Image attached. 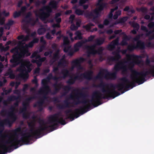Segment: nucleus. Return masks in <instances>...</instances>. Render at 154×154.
Masks as SVG:
<instances>
[{"mask_svg":"<svg viewBox=\"0 0 154 154\" xmlns=\"http://www.w3.org/2000/svg\"><path fill=\"white\" fill-rule=\"evenodd\" d=\"M21 145V130L20 127L4 133L0 136V154H5L9 148L16 149Z\"/></svg>","mask_w":154,"mask_h":154,"instance_id":"nucleus-4","label":"nucleus"},{"mask_svg":"<svg viewBox=\"0 0 154 154\" xmlns=\"http://www.w3.org/2000/svg\"><path fill=\"white\" fill-rule=\"evenodd\" d=\"M3 67V65L2 63H0V73L2 71V69Z\"/></svg>","mask_w":154,"mask_h":154,"instance_id":"nucleus-49","label":"nucleus"},{"mask_svg":"<svg viewBox=\"0 0 154 154\" xmlns=\"http://www.w3.org/2000/svg\"><path fill=\"white\" fill-rule=\"evenodd\" d=\"M144 47V43L140 41H138L137 42L136 45L134 44V42L128 45L127 49L123 50L121 51V52L122 54H125L126 53L128 50L131 51L137 48L143 49Z\"/></svg>","mask_w":154,"mask_h":154,"instance_id":"nucleus-13","label":"nucleus"},{"mask_svg":"<svg viewBox=\"0 0 154 154\" xmlns=\"http://www.w3.org/2000/svg\"><path fill=\"white\" fill-rule=\"evenodd\" d=\"M23 3V1L22 0L19 1L18 2L17 6L19 7H20Z\"/></svg>","mask_w":154,"mask_h":154,"instance_id":"nucleus-50","label":"nucleus"},{"mask_svg":"<svg viewBox=\"0 0 154 154\" xmlns=\"http://www.w3.org/2000/svg\"><path fill=\"white\" fill-rule=\"evenodd\" d=\"M3 28L2 27H1L0 28V32L1 33H2V32H3Z\"/></svg>","mask_w":154,"mask_h":154,"instance_id":"nucleus-60","label":"nucleus"},{"mask_svg":"<svg viewBox=\"0 0 154 154\" xmlns=\"http://www.w3.org/2000/svg\"><path fill=\"white\" fill-rule=\"evenodd\" d=\"M126 57L116 63L114 66L113 72L110 73L107 70L102 69L96 77V79L101 80L114 79L116 72L120 70L123 74L126 73L129 70H131L135 65L142 66L143 62L140 56L134 54H126Z\"/></svg>","mask_w":154,"mask_h":154,"instance_id":"nucleus-2","label":"nucleus"},{"mask_svg":"<svg viewBox=\"0 0 154 154\" xmlns=\"http://www.w3.org/2000/svg\"><path fill=\"white\" fill-rule=\"evenodd\" d=\"M104 41L103 38H100L96 39L94 44L91 46H88L87 48L88 57L91 55H94L96 54H102L103 48L102 47L97 48L96 46L102 44Z\"/></svg>","mask_w":154,"mask_h":154,"instance_id":"nucleus-10","label":"nucleus"},{"mask_svg":"<svg viewBox=\"0 0 154 154\" xmlns=\"http://www.w3.org/2000/svg\"><path fill=\"white\" fill-rule=\"evenodd\" d=\"M148 60L146 61V65L149 69V73H153L154 72V66Z\"/></svg>","mask_w":154,"mask_h":154,"instance_id":"nucleus-26","label":"nucleus"},{"mask_svg":"<svg viewBox=\"0 0 154 154\" xmlns=\"http://www.w3.org/2000/svg\"><path fill=\"white\" fill-rule=\"evenodd\" d=\"M32 13L31 12H28L25 15V17L22 21V24L23 26V28H26V24H31L32 25H34L35 22L33 21L32 19L30 18Z\"/></svg>","mask_w":154,"mask_h":154,"instance_id":"nucleus-16","label":"nucleus"},{"mask_svg":"<svg viewBox=\"0 0 154 154\" xmlns=\"http://www.w3.org/2000/svg\"><path fill=\"white\" fill-rule=\"evenodd\" d=\"M94 25L91 23H89L88 25H86L85 26V28L87 31H90L91 32H93L94 31H96L97 30V29L95 28L94 29H93L90 30L91 28V26H94Z\"/></svg>","mask_w":154,"mask_h":154,"instance_id":"nucleus-28","label":"nucleus"},{"mask_svg":"<svg viewBox=\"0 0 154 154\" xmlns=\"http://www.w3.org/2000/svg\"><path fill=\"white\" fill-rule=\"evenodd\" d=\"M40 69L39 68H37L35 69V73H37L39 72Z\"/></svg>","mask_w":154,"mask_h":154,"instance_id":"nucleus-52","label":"nucleus"},{"mask_svg":"<svg viewBox=\"0 0 154 154\" xmlns=\"http://www.w3.org/2000/svg\"><path fill=\"white\" fill-rule=\"evenodd\" d=\"M65 57V56L63 55L62 59L58 62L56 66L54 67L53 71L55 74V76L53 78L54 80H57L60 78L64 79L69 75V72L67 69H63L60 73H58L60 68H63L68 64V62L64 59Z\"/></svg>","mask_w":154,"mask_h":154,"instance_id":"nucleus-7","label":"nucleus"},{"mask_svg":"<svg viewBox=\"0 0 154 154\" xmlns=\"http://www.w3.org/2000/svg\"><path fill=\"white\" fill-rule=\"evenodd\" d=\"M5 60V57H2L0 55V60L2 61H4Z\"/></svg>","mask_w":154,"mask_h":154,"instance_id":"nucleus-54","label":"nucleus"},{"mask_svg":"<svg viewBox=\"0 0 154 154\" xmlns=\"http://www.w3.org/2000/svg\"><path fill=\"white\" fill-rule=\"evenodd\" d=\"M58 2L55 1H51L48 6L43 7L39 10L34 11L35 15L43 20L48 17L50 15L51 11L52 8H56Z\"/></svg>","mask_w":154,"mask_h":154,"instance_id":"nucleus-8","label":"nucleus"},{"mask_svg":"<svg viewBox=\"0 0 154 154\" xmlns=\"http://www.w3.org/2000/svg\"><path fill=\"white\" fill-rule=\"evenodd\" d=\"M119 38H118L116 39L112 42L108 46V48L110 50H112L116 46L118 45Z\"/></svg>","mask_w":154,"mask_h":154,"instance_id":"nucleus-24","label":"nucleus"},{"mask_svg":"<svg viewBox=\"0 0 154 154\" xmlns=\"http://www.w3.org/2000/svg\"><path fill=\"white\" fill-rule=\"evenodd\" d=\"M29 86V85L27 84H25L24 85L22 90L24 93H25V91L28 89Z\"/></svg>","mask_w":154,"mask_h":154,"instance_id":"nucleus-39","label":"nucleus"},{"mask_svg":"<svg viewBox=\"0 0 154 154\" xmlns=\"http://www.w3.org/2000/svg\"><path fill=\"white\" fill-rule=\"evenodd\" d=\"M63 46L64 48V51L65 52H67L69 55L70 56L72 55L74 52L72 48L69 45V41L67 37H63Z\"/></svg>","mask_w":154,"mask_h":154,"instance_id":"nucleus-14","label":"nucleus"},{"mask_svg":"<svg viewBox=\"0 0 154 154\" xmlns=\"http://www.w3.org/2000/svg\"><path fill=\"white\" fill-rule=\"evenodd\" d=\"M52 52L51 51L50 52H46L44 53V55L45 56H47L49 55H50L51 54Z\"/></svg>","mask_w":154,"mask_h":154,"instance_id":"nucleus-42","label":"nucleus"},{"mask_svg":"<svg viewBox=\"0 0 154 154\" xmlns=\"http://www.w3.org/2000/svg\"><path fill=\"white\" fill-rule=\"evenodd\" d=\"M119 0H112L111 2H110V4H113L116 3ZM122 2H126L127 0H121Z\"/></svg>","mask_w":154,"mask_h":154,"instance_id":"nucleus-37","label":"nucleus"},{"mask_svg":"<svg viewBox=\"0 0 154 154\" xmlns=\"http://www.w3.org/2000/svg\"><path fill=\"white\" fill-rule=\"evenodd\" d=\"M11 43V42L10 41H9L7 42L6 44L5 45L6 46H8V45L10 44Z\"/></svg>","mask_w":154,"mask_h":154,"instance_id":"nucleus-64","label":"nucleus"},{"mask_svg":"<svg viewBox=\"0 0 154 154\" xmlns=\"http://www.w3.org/2000/svg\"><path fill=\"white\" fill-rule=\"evenodd\" d=\"M112 32L113 31L111 29H109L106 31V33L108 34H110L112 33Z\"/></svg>","mask_w":154,"mask_h":154,"instance_id":"nucleus-48","label":"nucleus"},{"mask_svg":"<svg viewBox=\"0 0 154 154\" xmlns=\"http://www.w3.org/2000/svg\"><path fill=\"white\" fill-rule=\"evenodd\" d=\"M146 8H142L141 9V10L143 12H145L146 11Z\"/></svg>","mask_w":154,"mask_h":154,"instance_id":"nucleus-62","label":"nucleus"},{"mask_svg":"<svg viewBox=\"0 0 154 154\" xmlns=\"http://www.w3.org/2000/svg\"><path fill=\"white\" fill-rule=\"evenodd\" d=\"M130 24L135 28V29L131 31V32L134 34H136L137 31L139 28V25L134 22H130Z\"/></svg>","mask_w":154,"mask_h":154,"instance_id":"nucleus-27","label":"nucleus"},{"mask_svg":"<svg viewBox=\"0 0 154 154\" xmlns=\"http://www.w3.org/2000/svg\"><path fill=\"white\" fill-rule=\"evenodd\" d=\"M46 30V29L45 28L42 27L38 30V32L39 35H42L45 32Z\"/></svg>","mask_w":154,"mask_h":154,"instance_id":"nucleus-32","label":"nucleus"},{"mask_svg":"<svg viewBox=\"0 0 154 154\" xmlns=\"http://www.w3.org/2000/svg\"><path fill=\"white\" fill-rule=\"evenodd\" d=\"M120 52L119 48L116 51L113 53L114 57H112L110 60L112 61H117L119 59L121 58V56L119 54V53Z\"/></svg>","mask_w":154,"mask_h":154,"instance_id":"nucleus-23","label":"nucleus"},{"mask_svg":"<svg viewBox=\"0 0 154 154\" xmlns=\"http://www.w3.org/2000/svg\"><path fill=\"white\" fill-rule=\"evenodd\" d=\"M77 2V0H72L71 1V2L72 4H74Z\"/></svg>","mask_w":154,"mask_h":154,"instance_id":"nucleus-58","label":"nucleus"},{"mask_svg":"<svg viewBox=\"0 0 154 154\" xmlns=\"http://www.w3.org/2000/svg\"><path fill=\"white\" fill-rule=\"evenodd\" d=\"M6 82V80L4 79H3V82L0 81V86H2Z\"/></svg>","mask_w":154,"mask_h":154,"instance_id":"nucleus-40","label":"nucleus"},{"mask_svg":"<svg viewBox=\"0 0 154 154\" xmlns=\"http://www.w3.org/2000/svg\"><path fill=\"white\" fill-rule=\"evenodd\" d=\"M21 90H15L14 91V93L17 94L18 97L16 98L14 96H11L9 97L8 100V101L16 100V102L14 106L11 108L10 112L8 114V119H6L0 122V132H2L4 130V126L5 125H10L16 119V113L23 114V117L25 118H28L30 117V114L27 109L29 106V103L35 97L33 96L30 97L26 96L25 100L23 103V108H20L18 111L17 106L18 102L21 99L20 95Z\"/></svg>","mask_w":154,"mask_h":154,"instance_id":"nucleus-3","label":"nucleus"},{"mask_svg":"<svg viewBox=\"0 0 154 154\" xmlns=\"http://www.w3.org/2000/svg\"><path fill=\"white\" fill-rule=\"evenodd\" d=\"M5 76L9 75V77L11 79L14 78V75L13 74L12 71L11 69H9L8 71L5 74Z\"/></svg>","mask_w":154,"mask_h":154,"instance_id":"nucleus-29","label":"nucleus"},{"mask_svg":"<svg viewBox=\"0 0 154 154\" xmlns=\"http://www.w3.org/2000/svg\"><path fill=\"white\" fill-rule=\"evenodd\" d=\"M72 12V11L71 10H69L68 11H66V12L65 14H70Z\"/></svg>","mask_w":154,"mask_h":154,"instance_id":"nucleus-55","label":"nucleus"},{"mask_svg":"<svg viewBox=\"0 0 154 154\" xmlns=\"http://www.w3.org/2000/svg\"><path fill=\"white\" fill-rule=\"evenodd\" d=\"M15 83L14 82H12L10 83V85L12 86H15Z\"/></svg>","mask_w":154,"mask_h":154,"instance_id":"nucleus-59","label":"nucleus"},{"mask_svg":"<svg viewBox=\"0 0 154 154\" xmlns=\"http://www.w3.org/2000/svg\"><path fill=\"white\" fill-rule=\"evenodd\" d=\"M75 13L78 15H82L84 14V11L79 9H76L75 11Z\"/></svg>","mask_w":154,"mask_h":154,"instance_id":"nucleus-33","label":"nucleus"},{"mask_svg":"<svg viewBox=\"0 0 154 154\" xmlns=\"http://www.w3.org/2000/svg\"><path fill=\"white\" fill-rule=\"evenodd\" d=\"M150 18V16L149 15H146L145 16V19H149Z\"/></svg>","mask_w":154,"mask_h":154,"instance_id":"nucleus-57","label":"nucleus"},{"mask_svg":"<svg viewBox=\"0 0 154 154\" xmlns=\"http://www.w3.org/2000/svg\"><path fill=\"white\" fill-rule=\"evenodd\" d=\"M52 78V75L49 74L47 78L44 79L42 81V87L39 90L38 93V95L40 96L39 98L38 101L36 103L35 106H37L39 107L43 106H45V103L46 101H48L49 99V98L47 97L46 96L50 91V90L48 85L49 82V79Z\"/></svg>","mask_w":154,"mask_h":154,"instance_id":"nucleus-6","label":"nucleus"},{"mask_svg":"<svg viewBox=\"0 0 154 154\" xmlns=\"http://www.w3.org/2000/svg\"><path fill=\"white\" fill-rule=\"evenodd\" d=\"M95 37V35H91L88 37V39H84L77 43L74 45V49L75 51H78L79 48L86 42L92 41Z\"/></svg>","mask_w":154,"mask_h":154,"instance_id":"nucleus-15","label":"nucleus"},{"mask_svg":"<svg viewBox=\"0 0 154 154\" xmlns=\"http://www.w3.org/2000/svg\"><path fill=\"white\" fill-rule=\"evenodd\" d=\"M20 82H16L15 84V88L17 89V88L18 86L20 85Z\"/></svg>","mask_w":154,"mask_h":154,"instance_id":"nucleus-51","label":"nucleus"},{"mask_svg":"<svg viewBox=\"0 0 154 154\" xmlns=\"http://www.w3.org/2000/svg\"><path fill=\"white\" fill-rule=\"evenodd\" d=\"M123 36L122 40L120 43V45H126L128 44L127 41L130 39V38L126 35L124 33H123Z\"/></svg>","mask_w":154,"mask_h":154,"instance_id":"nucleus-25","label":"nucleus"},{"mask_svg":"<svg viewBox=\"0 0 154 154\" xmlns=\"http://www.w3.org/2000/svg\"><path fill=\"white\" fill-rule=\"evenodd\" d=\"M140 35L136 36L135 38H134V41H137L140 38Z\"/></svg>","mask_w":154,"mask_h":154,"instance_id":"nucleus-43","label":"nucleus"},{"mask_svg":"<svg viewBox=\"0 0 154 154\" xmlns=\"http://www.w3.org/2000/svg\"><path fill=\"white\" fill-rule=\"evenodd\" d=\"M9 48V46H7L5 47H4L3 46L2 44H0V49H1V51H6L8 50Z\"/></svg>","mask_w":154,"mask_h":154,"instance_id":"nucleus-34","label":"nucleus"},{"mask_svg":"<svg viewBox=\"0 0 154 154\" xmlns=\"http://www.w3.org/2000/svg\"><path fill=\"white\" fill-rule=\"evenodd\" d=\"M30 4H27L26 6L22 7L20 11L17 12H15L13 14L14 18H16L19 16L21 14L24 15V13L26 11L27 8L30 6Z\"/></svg>","mask_w":154,"mask_h":154,"instance_id":"nucleus-21","label":"nucleus"},{"mask_svg":"<svg viewBox=\"0 0 154 154\" xmlns=\"http://www.w3.org/2000/svg\"><path fill=\"white\" fill-rule=\"evenodd\" d=\"M29 38L30 34L29 33L25 36L23 35L19 36L18 39L22 40V41H19L17 47L11 51V52L14 53L12 59L10 60L12 64L11 66L14 67L18 64H20L17 70L20 72L19 77L24 80L28 77V73L31 71L32 65L28 60H24L22 58L25 54L27 56L30 55V54L28 52V48H32L34 44L37 43L39 40L38 38H35L28 44L24 45L25 42L29 40L30 39Z\"/></svg>","mask_w":154,"mask_h":154,"instance_id":"nucleus-1","label":"nucleus"},{"mask_svg":"<svg viewBox=\"0 0 154 154\" xmlns=\"http://www.w3.org/2000/svg\"><path fill=\"white\" fill-rule=\"evenodd\" d=\"M103 0H98L96 8L92 11L90 14L86 16L90 18L93 19V21L96 23H99V20L97 18L101 15V11L106 8L107 5V4L103 2Z\"/></svg>","mask_w":154,"mask_h":154,"instance_id":"nucleus-9","label":"nucleus"},{"mask_svg":"<svg viewBox=\"0 0 154 154\" xmlns=\"http://www.w3.org/2000/svg\"><path fill=\"white\" fill-rule=\"evenodd\" d=\"M59 51L58 50H55V53L54 54L53 57L50 62L51 64H56L57 63V61L59 57Z\"/></svg>","mask_w":154,"mask_h":154,"instance_id":"nucleus-22","label":"nucleus"},{"mask_svg":"<svg viewBox=\"0 0 154 154\" xmlns=\"http://www.w3.org/2000/svg\"><path fill=\"white\" fill-rule=\"evenodd\" d=\"M148 27L150 29H151V31H149V32L147 33V30L146 28L143 26H141V29L142 30L146 32V36H149L150 35H152L153 37L154 36L153 31L154 30V23L153 22H151L149 23L148 25Z\"/></svg>","mask_w":154,"mask_h":154,"instance_id":"nucleus-18","label":"nucleus"},{"mask_svg":"<svg viewBox=\"0 0 154 154\" xmlns=\"http://www.w3.org/2000/svg\"><path fill=\"white\" fill-rule=\"evenodd\" d=\"M66 33L70 36V39L72 42H73L74 40L80 39L82 38V34L79 31H77L75 32V35H76V36L74 38L72 37L73 34L70 30L67 31Z\"/></svg>","mask_w":154,"mask_h":154,"instance_id":"nucleus-20","label":"nucleus"},{"mask_svg":"<svg viewBox=\"0 0 154 154\" xmlns=\"http://www.w3.org/2000/svg\"><path fill=\"white\" fill-rule=\"evenodd\" d=\"M118 8V6H116L114 8H112L111 9L110 13L109 15V17L111 18L113 16V18L114 19H117L118 17L121 14V11L118 10L116 11L114 15L113 16V12L115 10H117Z\"/></svg>","mask_w":154,"mask_h":154,"instance_id":"nucleus-19","label":"nucleus"},{"mask_svg":"<svg viewBox=\"0 0 154 154\" xmlns=\"http://www.w3.org/2000/svg\"><path fill=\"white\" fill-rule=\"evenodd\" d=\"M91 60H89L88 61V63L89 64V68L91 69L92 67V65L91 63Z\"/></svg>","mask_w":154,"mask_h":154,"instance_id":"nucleus-47","label":"nucleus"},{"mask_svg":"<svg viewBox=\"0 0 154 154\" xmlns=\"http://www.w3.org/2000/svg\"><path fill=\"white\" fill-rule=\"evenodd\" d=\"M122 32V30H116L115 31L114 33L115 34H118Z\"/></svg>","mask_w":154,"mask_h":154,"instance_id":"nucleus-46","label":"nucleus"},{"mask_svg":"<svg viewBox=\"0 0 154 154\" xmlns=\"http://www.w3.org/2000/svg\"><path fill=\"white\" fill-rule=\"evenodd\" d=\"M40 42L42 45L38 48V50L34 51L32 54L31 57L32 58L35 57V60H32V62L33 63H36L38 66H40L41 65L42 63L46 60L45 57L41 58L38 53L42 52L45 48V44L46 43L43 37L40 38Z\"/></svg>","mask_w":154,"mask_h":154,"instance_id":"nucleus-11","label":"nucleus"},{"mask_svg":"<svg viewBox=\"0 0 154 154\" xmlns=\"http://www.w3.org/2000/svg\"><path fill=\"white\" fill-rule=\"evenodd\" d=\"M49 70L48 69H47L45 70L44 71V72L45 73H46L48 72H49Z\"/></svg>","mask_w":154,"mask_h":154,"instance_id":"nucleus-63","label":"nucleus"},{"mask_svg":"<svg viewBox=\"0 0 154 154\" xmlns=\"http://www.w3.org/2000/svg\"><path fill=\"white\" fill-rule=\"evenodd\" d=\"M88 6L87 5H84L83 6V8L84 9H86L88 8Z\"/></svg>","mask_w":154,"mask_h":154,"instance_id":"nucleus-61","label":"nucleus"},{"mask_svg":"<svg viewBox=\"0 0 154 154\" xmlns=\"http://www.w3.org/2000/svg\"><path fill=\"white\" fill-rule=\"evenodd\" d=\"M61 15V14L60 13H57L55 15V16L54 18L56 21L57 23V24H54L52 25V27L54 28V29L52 30L51 32V34L50 33H47L46 37L47 39H51L53 38L54 35L55 33V28L56 27H60V25L58 23L60 22L61 21V19L59 17Z\"/></svg>","mask_w":154,"mask_h":154,"instance_id":"nucleus-12","label":"nucleus"},{"mask_svg":"<svg viewBox=\"0 0 154 154\" xmlns=\"http://www.w3.org/2000/svg\"><path fill=\"white\" fill-rule=\"evenodd\" d=\"M109 23V20L108 19H106L104 21L103 24L104 25H107Z\"/></svg>","mask_w":154,"mask_h":154,"instance_id":"nucleus-44","label":"nucleus"},{"mask_svg":"<svg viewBox=\"0 0 154 154\" xmlns=\"http://www.w3.org/2000/svg\"><path fill=\"white\" fill-rule=\"evenodd\" d=\"M14 23V21L12 20H10L8 21V23L5 26V28L6 29H9L10 27Z\"/></svg>","mask_w":154,"mask_h":154,"instance_id":"nucleus-30","label":"nucleus"},{"mask_svg":"<svg viewBox=\"0 0 154 154\" xmlns=\"http://www.w3.org/2000/svg\"><path fill=\"white\" fill-rule=\"evenodd\" d=\"M32 82L36 84V87L38 86V85L37 83V81L36 78H35L34 79L32 80Z\"/></svg>","mask_w":154,"mask_h":154,"instance_id":"nucleus-45","label":"nucleus"},{"mask_svg":"<svg viewBox=\"0 0 154 154\" xmlns=\"http://www.w3.org/2000/svg\"><path fill=\"white\" fill-rule=\"evenodd\" d=\"M125 11H128V13H133L134 12V11L133 10L130 9L128 6L126 7L124 9Z\"/></svg>","mask_w":154,"mask_h":154,"instance_id":"nucleus-35","label":"nucleus"},{"mask_svg":"<svg viewBox=\"0 0 154 154\" xmlns=\"http://www.w3.org/2000/svg\"><path fill=\"white\" fill-rule=\"evenodd\" d=\"M36 34V33L35 32H33L31 34V36L32 37H34L35 35Z\"/></svg>","mask_w":154,"mask_h":154,"instance_id":"nucleus-53","label":"nucleus"},{"mask_svg":"<svg viewBox=\"0 0 154 154\" xmlns=\"http://www.w3.org/2000/svg\"><path fill=\"white\" fill-rule=\"evenodd\" d=\"M2 90L4 93L6 94L11 92L12 91L11 89H9L8 90H6L5 88H3Z\"/></svg>","mask_w":154,"mask_h":154,"instance_id":"nucleus-36","label":"nucleus"},{"mask_svg":"<svg viewBox=\"0 0 154 154\" xmlns=\"http://www.w3.org/2000/svg\"><path fill=\"white\" fill-rule=\"evenodd\" d=\"M99 28L102 29L103 27V25L101 24H100L98 25Z\"/></svg>","mask_w":154,"mask_h":154,"instance_id":"nucleus-56","label":"nucleus"},{"mask_svg":"<svg viewBox=\"0 0 154 154\" xmlns=\"http://www.w3.org/2000/svg\"><path fill=\"white\" fill-rule=\"evenodd\" d=\"M128 19L127 17H124L122 18L119 19L116 22H115V24H116L119 23H123L126 21Z\"/></svg>","mask_w":154,"mask_h":154,"instance_id":"nucleus-31","label":"nucleus"},{"mask_svg":"<svg viewBox=\"0 0 154 154\" xmlns=\"http://www.w3.org/2000/svg\"><path fill=\"white\" fill-rule=\"evenodd\" d=\"M88 0H79V3L80 5L82 6L83 5L88 1Z\"/></svg>","mask_w":154,"mask_h":154,"instance_id":"nucleus-38","label":"nucleus"},{"mask_svg":"<svg viewBox=\"0 0 154 154\" xmlns=\"http://www.w3.org/2000/svg\"><path fill=\"white\" fill-rule=\"evenodd\" d=\"M75 16L74 15H71L69 17V22L72 23L71 26L70 28L72 30H75L78 29V28L80 26L81 23V20L79 19H77L76 20V26H75L74 24L73 23V21L74 20Z\"/></svg>","mask_w":154,"mask_h":154,"instance_id":"nucleus-17","label":"nucleus"},{"mask_svg":"<svg viewBox=\"0 0 154 154\" xmlns=\"http://www.w3.org/2000/svg\"><path fill=\"white\" fill-rule=\"evenodd\" d=\"M35 88H32L30 90V91L33 92V94L34 95H35Z\"/></svg>","mask_w":154,"mask_h":154,"instance_id":"nucleus-41","label":"nucleus"},{"mask_svg":"<svg viewBox=\"0 0 154 154\" xmlns=\"http://www.w3.org/2000/svg\"><path fill=\"white\" fill-rule=\"evenodd\" d=\"M85 60L81 57L73 60L72 62L71 70L75 68L77 70L76 74L75 75H69L70 79L67 82L70 84H72L76 80H82L83 79H90L92 78V71L90 69L85 72L83 74L82 72L85 71V69L81 66V64Z\"/></svg>","mask_w":154,"mask_h":154,"instance_id":"nucleus-5","label":"nucleus"}]
</instances>
